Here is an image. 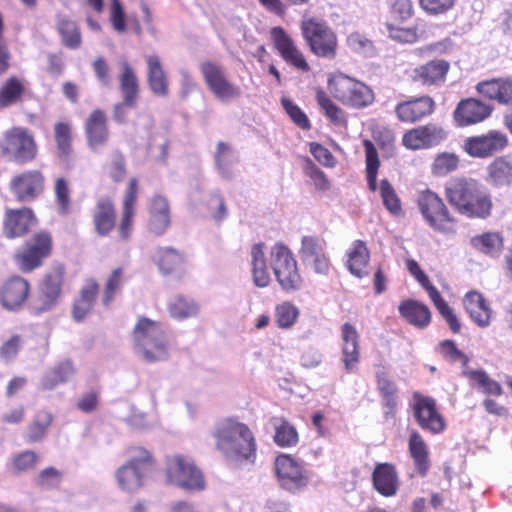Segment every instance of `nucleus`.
<instances>
[{
    "mask_svg": "<svg viewBox=\"0 0 512 512\" xmlns=\"http://www.w3.org/2000/svg\"><path fill=\"white\" fill-rule=\"evenodd\" d=\"M138 190V180L131 178L122 200L121 217L118 225L114 201L110 197H101L97 200L92 221L98 236L106 237L117 227V237L120 241H127L130 238L133 230Z\"/></svg>",
    "mask_w": 512,
    "mask_h": 512,
    "instance_id": "obj_1",
    "label": "nucleus"
},
{
    "mask_svg": "<svg viewBox=\"0 0 512 512\" xmlns=\"http://www.w3.org/2000/svg\"><path fill=\"white\" fill-rule=\"evenodd\" d=\"M215 448L227 460L237 464H254L257 457V441L250 427L237 417L219 420L212 432Z\"/></svg>",
    "mask_w": 512,
    "mask_h": 512,
    "instance_id": "obj_2",
    "label": "nucleus"
},
{
    "mask_svg": "<svg viewBox=\"0 0 512 512\" xmlns=\"http://www.w3.org/2000/svg\"><path fill=\"white\" fill-rule=\"evenodd\" d=\"M448 202L468 218L486 219L491 216V195L476 180L457 178L445 188Z\"/></svg>",
    "mask_w": 512,
    "mask_h": 512,
    "instance_id": "obj_3",
    "label": "nucleus"
},
{
    "mask_svg": "<svg viewBox=\"0 0 512 512\" xmlns=\"http://www.w3.org/2000/svg\"><path fill=\"white\" fill-rule=\"evenodd\" d=\"M133 348L149 363L169 357V340L163 325L145 316L137 319L132 330Z\"/></svg>",
    "mask_w": 512,
    "mask_h": 512,
    "instance_id": "obj_4",
    "label": "nucleus"
},
{
    "mask_svg": "<svg viewBox=\"0 0 512 512\" xmlns=\"http://www.w3.org/2000/svg\"><path fill=\"white\" fill-rule=\"evenodd\" d=\"M53 248L52 234L47 230H40L14 252L12 261L19 272L29 274L43 266L52 255Z\"/></svg>",
    "mask_w": 512,
    "mask_h": 512,
    "instance_id": "obj_5",
    "label": "nucleus"
},
{
    "mask_svg": "<svg viewBox=\"0 0 512 512\" xmlns=\"http://www.w3.org/2000/svg\"><path fill=\"white\" fill-rule=\"evenodd\" d=\"M166 476L170 484L186 491L199 492L206 487L203 472L187 455L175 454L167 457Z\"/></svg>",
    "mask_w": 512,
    "mask_h": 512,
    "instance_id": "obj_6",
    "label": "nucleus"
},
{
    "mask_svg": "<svg viewBox=\"0 0 512 512\" xmlns=\"http://www.w3.org/2000/svg\"><path fill=\"white\" fill-rule=\"evenodd\" d=\"M130 459L115 473L118 485L127 492H134L143 486L147 471L154 465L153 455L140 446L130 447Z\"/></svg>",
    "mask_w": 512,
    "mask_h": 512,
    "instance_id": "obj_7",
    "label": "nucleus"
},
{
    "mask_svg": "<svg viewBox=\"0 0 512 512\" xmlns=\"http://www.w3.org/2000/svg\"><path fill=\"white\" fill-rule=\"evenodd\" d=\"M417 204L421 215L433 230L444 234L455 232L456 218L437 193L431 190L422 191Z\"/></svg>",
    "mask_w": 512,
    "mask_h": 512,
    "instance_id": "obj_8",
    "label": "nucleus"
},
{
    "mask_svg": "<svg viewBox=\"0 0 512 512\" xmlns=\"http://www.w3.org/2000/svg\"><path fill=\"white\" fill-rule=\"evenodd\" d=\"M328 87L337 100L353 108L366 107L374 100V94L367 85L341 73L329 80Z\"/></svg>",
    "mask_w": 512,
    "mask_h": 512,
    "instance_id": "obj_9",
    "label": "nucleus"
},
{
    "mask_svg": "<svg viewBox=\"0 0 512 512\" xmlns=\"http://www.w3.org/2000/svg\"><path fill=\"white\" fill-rule=\"evenodd\" d=\"M271 258L276 280L282 290L286 292L299 290L303 280L291 250L282 243H277L272 248Z\"/></svg>",
    "mask_w": 512,
    "mask_h": 512,
    "instance_id": "obj_10",
    "label": "nucleus"
},
{
    "mask_svg": "<svg viewBox=\"0 0 512 512\" xmlns=\"http://www.w3.org/2000/svg\"><path fill=\"white\" fill-rule=\"evenodd\" d=\"M301 30L304 39L316 56L333 58L336 55L337 38L325 22L313 18L307 19L302 21Z\"/></svg>",
    "mask_w": 512,
    "mask_h": 512,
    "instance_id": "obj_11",
    "label": "nucleus"
},
{
    "mask_svg": "<svg viewBox=\"0 0 512 512\" xmlns=\"http://www.w3.org/2000/svg\"><path fill=\"white\" fill-rule=\"evenodd\" d=\"M412 399V412L417 425L433 435L443 433L447 428V422L436 400L418 391L413 393Z\"/></svg>",
    "mask_w": 512,
    "mask_h": 512,
    "instance_id": "obj_12",
    "label": "nucleus"
},
{
    "mask_svg": "<svg viewBox=\"0 0 512 512\" xmlns=\"http://www.w3.org/2000/svg\"><path fill=\"white\" fill-rule=\"evenodd\" d=\"M200 72L207 88L219 102L228 104L240 97V88L229 81L221 65L206 61L200 65Z\"/></svg>",
    "mask_w": 512,
    "mask_h": 512,
    "instance_id": "obj_13",
    "label": "nucleus"
},
{
    "mask_svg": "<svg viewBox=\"0 0 512 512\" xmlns=\"http://www.w3.org/2000/svg\"><path fill=\"white\" fill-rule=\"evenodd\" d=\"M31 295V283L19 274L6 277L0 284V305L9 312L24 308Z\"/></svg>",
    "mask_w": 512,
    "mask_h": 512,
    "instance_id": "obj_14",
    "label": "nucleus"
},
{
    "mask_svg": "<svg viewBox=\"0 0 512 512\" xmlns=\"http://www.w3.org/2000/svg\"><path fill=\"white\" fill-rule=\"evenodd\" d=\"M275 473L280 486L296 491L308 484L309 477L302 462L290 454H279L274 462Z\"/></svg>",
    "mask_w": 512,
    "mask_h": 512,
    "instance_id": "obj_15",
    "label": "nucleus"
},
{
    "mask_svg": "<svg viewBox=\"0 0 512 512\" xmlns=\"http://www.w3.org/2000/svg\"><path fill=\"white\" fill-rule=\"evenodd\" d=\"M0 147L6 156H14L19 160H32L37 153L33 136L27 129L14 127L4 134Z\"/></svg>",
    "mask_w": 512,
    "mask_h": 512,
    "instance_id": "obj_16",
    "label": "nucleus"
},
{
    "mask_svg": "<svg viewBox=\"0 0 512 512\" xmlns=\"http://www.w3.org/2000/svg\"><path fill=\"white\" fill-rule=\"evenodd\" d=\"M325 240L317 236H304L301 240L299 255L302 262L318 273L327 275L331 268V262L325 252Z\"/></svg>",
    "mask_w": 512,
    "mask_h": 512,
    "instance_id": "obj_17",
    "label": "nucleus"
},
{
    "mask_svg": "<svg viewBox=\"0 0 512 512\" xmlns=\"http://www.w3.org/2000/svg\"><path fill=\"white\" fill-rule=\"evenodd\" d=\"M37 222L32 209L22 207L19 209L8 208L3 218V234L7 239L21 238L27 235Z\"/></svg>",
    "mask_w": 512,
    "mask_h": 512,
    "instance_id": "obj_18",
    "label": "nucleus"
},
{
    "mask_svg": "<svg viewBox=\"0 0 512 512\" xmlns=\"http://www.w3.org/2000/svg\"><path fill=\"white\" fill-rule=\"evenodd\" d=\"M507 136L498 131L470 137L465 140L464 149L471 157L486 158L502 151L507 145Z\"/></svg>",
    "mask_w": 512,
    "mask_h": 512,
    "instance_id": "obj_19",
    "label": "nucleus"
},
{
    "mask_svg": "<svg viewBox=\"0 0 512 512\" xmlns=\"http://www.w3.org/2000/svg\"><path fill=\"white\" fill-rule=\"evenodd\" d=\"M375 382L381 398L383 417L387 421L395 419L399 405L397 384L384 367L375 372Z\"/></svg>",
    "mask_w": 512,
    "mask_h": 512,
    "instance_id": "obj_20",
    "label": "nucleus"
},
{
    "mask_svg": "<svg viewBox=\"0 0 512 512\" xmlns=\"http://www.w3.org/2000/svg\"><path fill=\"white\" fill-rule=\"evenodd\" d=\"M10 189L18 201H32L42 193L44 177L37 170L25 171L12 178Z\"/></svg>",
    "mask_w": 512,
    "mask_h": 512,
    "instance_id": "obj_21",
    "label": "nucleus"
},
{
    "mask_svg": "<svg viewBox=\"0 0 512 512\" xmlns=\"http://www.w3.org/2000/svg\"><path fill=\"white\" fill-rule=\"evenodd\" d=\"M271 37L281 57L299 70L308 71L309 65L291 37L281 27L271 30Z\"/></svg>",
    "mask_w": 512,
    "mask_h": 512,
    "instance_id": "obj_22",
    "label": "nucleus"
},
{
    "mask_svg": "<svg viewBox=\"0 0 512 512\" xmlns=\"http://www.w3.org/2000/svg\"><path fill=\"white\" fill-rule=\"evenodd\" d=\"M445 137L446 133L441 127L428 124L406 132L403 136V144L413 150L424 149L439 144Z\"/></svg>",
    "mask_w": 512,
    "mask_h": 512,
    "instance_id": "obj_23",
    "label": "nucleus"
},
{
    "mask_svg": "<svg viewBox=\"0 0 512 512\" xmlns=\"http://www.w3.org/2000/svg\"><path fill=\"white\" fill-rule=\"evenodd\" d=\"M373 488L384 497H392L399 490L400 482L396 466L392 463H376L372 472Z\"/></svg>",
    "mask_w": 512,
    "mask_h": 512,
    "instance_id": "obj_24",
    "label": "nucleus"
},
{
    "mask_svg": "<svg viewBox=\"0 0 512 512\" xmlns=\"http://www.w3.org/2000/svg\"><path fill=\"white\" fill-rule=\"evenodd\" d=\"M463 305L470 319L480 328L490 325L493 311L482 293L468 291L463 297Z\"/></svg>",
    "mask_w": 512,
    "mask_h": 512,
    "instance_id": "obj_25",
    "label": "nucleus"
},
{
    "mask_svg": "<svg viewBox=\"0 0 512 512\" xmlns=\"http://www.w3.org/2000/svg\"><path fill=\"white\" fill-rule=\"evenodd\" d=\"M157 267L164 276L181 279L187 270V259L183 252L172 247H162L157 251Z\"/></svg>",
    "mask_w": 512,
    "mask_h": 512,
    "instance_id": "obj_26",
    "label": "nucleus"
},
{
    "mask_svg": "<svg viewBox=\"0 0 512 512\" xmlns=\"http://www.w3.org/2000/svg\"><path fill=\"white\" fill-rule=\"evenodd\" d=\"M342 362L347 373L355 370L360 360L359 334L350 323L341 326Z\"/></svg>",
    "mask_w": 512,
    "mask_h": 512,
    "instance_id": "obj_27",
    "label": "nucleus"
},
{
    "mask_svg": "<svg viewBox=\"0 0 512 512\" xmlns=\"http://www.w3.org/2000/svg\"><path fill=\"white\" fill-rule=\"evenodd\" d=\"M491 112L492 107L490 105L470 98L462 100L458 104L454 112V118L460 126H466L485 120Z\"/></svg>",
    "mask_w": 512,
    "mask_h": 512,
    "instance_id": "obj_28",
    "label": "nucleus"
},
{
    "mask_svg": "<svg viewBox=\"0 0 512 512\" xmlns=\"http://www.w3.org/2000/svg\"><path fill=\"white\" fill-rule=\"evenodd\" d=\"M147 65V83L151 92L158 97H167L169 94V79L161 59L156 54L145 56Z\"/></svg>",
    "mask_w": 512,
    "mask_h": 512,
    "instance_id": "obj_29",
    "label": "nucleus"
},
{
    "mask_svg": "<svg viewBox=\"0 0 512 512\" xmlns=\"http://www.w3.org/2000/svg\"><path fill=\"white\" fill-rule=\"evenodd\" d=\"M171 224L170 205L162 195H154L149 207V230L155 235L164 234Z\"/></svg>",
    "mask_w": 512,
    "mask_h": 512,
    "instance_id": "obj_30",
    "label": "nucleus"
},
{
    "mask_svg": "<svg viewBox=\"0 0 512 512\" xmlns=\"http://www.w3.org/2000/svg\"><path fill=\"white\" fill-rule=\"evenodd\" d=\"M408 452L416 472L425 477L430 469V451L424 437L417 430H411L408 438Z\"/></svg>",
    "mask_w": 512,
    "mask_h": 512,
    "instance_id": "obj_31",
    "label": "nucleus"
},
{
    "mask_svg": "<svg viewBox=\"0 0 512 512\" xmlns=\"http://www.w3.org/2000/svg\"><path fill=\"white\" fill-rule=\"evenodd\" d=\"M85 133L92 149H98L106 144L109 131L107 118L102 110L96 109L89 115L85 123Z\"/></svg>",
    "mask_w": 512,
    "mask_h": 512,
    "instance_id": "obj_32",
    "label": "nucleus"
},
{
    "mask_svg": "<svg viewBox=\"0 0 512 512\" xmlns=\"http://www.w3.org/2000/svg\"><path fill=\"white\" fill-rule=\"evenodd\" d=\"M398 311L407 323L416 328L424 329L431 322L432 314L429 307L417 300L407 299L401 301Z\"/></svg>",
    "mask_w": 512,
    "mask_h": 512,
    "instance_id": "obj_33",
    "label": "nucleus"
},
{
    "mask_svg": "<svg viewBox=\"0 0 512 512\" xmlns=\"http://www.w3.org/2000/svg\"><path fill=\"white\" fill-rule=\"evenodd\" d=\"M346 257V267L352 275L357 278H363L368 275L370 250L363 240L353 241L351 247L346 252Z\"/></svg>",
    "mask_w": 512,
    "mask_h": 512,
    "instance_id": "obj_34",
    "label": "nucleus"
},
{
    "mask_svg": "<svg viewBox=\"0 0 512 512\" xmlns=\"http://www.w3.org/2000/svg\"><path fill=\"white\" fill-rule=\"evenodd\" d=\"M99 294V284L93 279H87L80 290L79 296L75 299L72 309V316L76 322H81L92 311Z\"/></svg>",
    "mask_w": 512,
    "mask_h": 512,
    "instance_id": "obj_35",
    "label": "nucleus"
},
{
    "mask_svg": "<svg viewBox=\"0 0 512 512\" xmlns=\"http://www.w3.org/2000/svg\"><path fill=\"white\" fill-rule=\"evenodd\" d=\"M433 107V100L425 96L399 104L396 113L401 121L416 122L429 115Z\"/></svg>",
    "mask_w": 512,
    "mask_h": 512,
    "instance_id": "obj_36",
    "label": "nucleus"
},
{
    "mask_svg": "<svg viewBox=\"0 0 512 512\" xmlns=\"http://www.w3.org/2000/svg\"><path fill=\"white\" fill-rule=\"evenodd\" d=\"M477 90L501 104L512 102V78H497L478 83Z\"/></svg>",
    "mask_w": 512,
    "mask_h": 512,
    "instance_id": "obj_37",
    "label": "nucleus"
},
{
    "mask_svg": "<svg viewBox=\"0 0 512 512\" xmlns=\"http://www.w3.org/2000/svg\"><path fill=\"white\" fill-rule=\"evenodd\" d=\"M450 65L445 60H432L414 70V78L424 85H438L444 82Z\"/></svg>",
    "mask_w": 512,
    "mask_h": 512,
    "instance_id": "obj_38",
    "label": "nucleus"
},
{
    "mask_svg": "<svg viewBox=\"0 0 512 512\" xmlns=\"http://www.w3.org/2000/svg\"><path fill=\"white\" fill-rule=\"evenodd\" d=\"M462 376L468 379L469 385L472 388H477L488 396L498 397L503 394V388L500 383L492 379L483 369L473 370L469 368L463 371Z\"/></svg>",
    "mask_w": 512,
    "mask_h": 512,
    "instance_id": "obj_39",
    "label": "nucleus"
},
{
    "mask_svg": "<svg viewBox=\"0 0 512 512\" xmlns=\"http://www.w3.org/2000/svg\"><path fill=\"white\" fill-rule=\"evenodd\" d=\"M275 434L274 443L281 448L295 447L299 442V434L296 427L284 417H273Z\"/></svg>",
    "mask_w": 512,
    "mask_h": 512,
    "instance_id": "obj_40",
    "label": "nucleus"
},
{
    "mask_svg": "<svg viewBox=\"0 0 512 512\" xmlns=\"http://www.w3.org/2000/svg\"><path fill=\"white\" fill-rule=\"evenodd\" d=\"M75 374V368L70 360H65L55 365L42 379L43 390H53L60 384L71 380Z\"/></svg>",
    "mask_w": 512,
    "mask_h": 512,
    "instance_id": "obj_41",
    "label": "nucleus"
},
{
    "mask_svg": "<svg viewBox=\"0 0 512 512\" xmlns=\"http://www.w3.org/2000/svg\"><path fill=\"white\" fill-rule=\"evenodd\" d=\"M251 257L253 282L257 287L265 288L270 284L271 279L266 265L264 244L253 245Z\"/></svg>",
    "mask_w": 512,
    "mask_h": 512,
    "instance_id": "obj_42",
    "label": "nucleus"
},
{
    "mask_svg": "<svg viewBox=\"0 0 512 512\" xmlns=\"http://www.w3.org/2000/svg\"><path fill=\"white\" fill-rule=\"evenodd\" d=\"M120 66L122 71L119 75V82L122 98L126 99L128 103L131 101L137 102L139 97L138 78L127 61H121Z\"/></svg>",
    "mask_w": 512,
    "mask_h": 512,
    "instance_id": "obj_43",
    "label": "nucleus"
},
{
    "mask_svg": "<svg viewBox=\"0 0 512 512\" xmlns=\"http://www.w3.org/2000/svg\"><path fill=\"white\" fill-rule=\"evenodd\" d=\"M199 305L194 299L178 295L168 304V311L171 317L177 320H184L198 315Z\"/></svg>",
    "mask_w": 512,
    "mask_h": 512,
    "instance_id": "obj_44",
    "label": "nucleus"
},
{
    "mask_svg": "<svg viewBox=\"0 0 512 512\" xmlns=\"http://www.w3.org/2000/svg\"><path fill=\"white\" fill-rule=\"evenodd\" d=\"M437 351L441 355V357L446 361L450 363H460L462 374L464 370H468L470 368V358L463 351L458 349L456 343L453 340L447 339L441 341L438 344Z\"/></svg>",
    "mask_w": 512,
    "mask_h": 512,
    "instance_id": "obj_45",
    "label": "nucleus"
},
{
    "mask_svg": "<svg viewBox=\"0 0 512 512\" xmlns=\"http://www.w3.org/2000/svg\"><path fill=\"white\" fill-rule=\"evenodd\" d=\"M472 246L485 253L495 254L503 249V238L498 232H486L471 239Z\"/></svg>",
    "mask_w": 512,
    "mask_h": 512,
    "instance_id": "obj_46",
    "label": "nucleus"
},
{
    "mask_svg": "<svg viewBox=\"0 0 512 512\" xmlns=\"http://www.w3.org/2000/svg\"><path fill=\"white\" fill-rule=\"evenodd\" d=\"M125 281V271L123 267H117L109 274L102 294V303L105 307H109L116 294L120 291Z\"/></svg>",
    "mask_w": 512,
    "mask_h": 512,
    "instance_id": "obj_47",
    "label": "nucleus"
},
{
    "mask_svg": "<svg viewBox=\"0 0 512 512\" xmlns=\"http://www.w3.org/2000/svg\"><path fill=\"white\" fill-rule=\"evenodd\" d=\"M53 422V415L48 410H40L38 411L32 422L29 425V441L31 442H39L41 441Z\"/></svg>",
    "mask_w": 512,
    "mask_h": 512,
    "instance_id": "obj_48",
    "label": "nucleus"
},
{
    "mask_svg": "<svg viewBox=\"0 0 512 512\" xmlns=\"http://www.w3.org/2000/svg\"><path fill=\"white\" fill-rule=\"evenodd\" d=\"M439 314L444 318L450 330L454 334H458L461 331V323L458 319L454 310L448 305L443 299L440 292H434V295L430 298Z\"/></svg>",
    "mask_w": 512,
    "mask_h": 512,
    "instance_id": "obj_49",
    "label": "nucleus"
},
{
    "mask_svg": "<svg viewBox=\"0 0 512 512\" xmlns=\"http://www.w3.org/2000/svg\"><path fill=\"white\" fill-rule=\"evenodd\" d=\"M58 30L66 47L77 49L80 46L81 33L74 21L68 18H61L58 22Z\"/></svg>",
    "mask_w": 512,
    "mask_h": 512,
    "instance_id": "obj_50",
    "label": "nucleus"
},
{
    "mask_svg": "<svg viewBox=\"0 0 512 512\" xmlns=\"http://www.w3.org/2000/svg\"><path fill=\"white\" fill-rule=\"evenodd\" d=\"M63 276L64 269L59 267L54 272L46 275L45 277L43 293L50 299L51 302H55L61 293Z\"/></svg>",
    "mask_w": 512,
    "mask_h": 512,
    "instance_id": "obj_51",
    "label": "nucleus"
},
{
    "mask_svg": "<svg viewBox=\"0 0 512 512\" xmlns=\"http://www.w3.org/2000/svg\"><path fill=\"white\" fill-rule=\"evenodd\" d=\"M380 192L385 208L393 215H399L402 211L401 201L390 182L383 179L380 183Z\"/></svg>",
    "mask_w": 512,
    "mask_h": 512,
    "instance_id": "obj_52",
    "label": "nucleus"
},
{
    "mask_svg": "<svg viewBox=\"0 0 512 512\" xmlns=\"http://www.w3.org/2000/svg\"><path fill=\"white\" fill-rule=\"evenodd\" d=\"M298 314V309L290 303L277 305L275 309V318L278 327L282 329L292 327L298 318Z\"/></svg>",
    "mask_w": 512,
    "mask_h": 512,
    "instance_id": "obj_53",
    "label": "nucleus"
},
{
    "mask_svg": "<svg viewBox=\"0 0 512 512\" xmlns=\"http://www.w3.org/2000/svg\"><path fill=\"white\" fill-rule=\"evenodd\" d=\"M63 474L54 467L41 470L36 477V485L42 489H56L62 482Z\"/></svg>",
    "mask_w": 512,
    "mask_h": 512,
    "instance_id": "obj_54",
    "label": "nucleus"
},
{
    "mask_svg": "<svg viewBox=\"0 0 512 512\" xmlns=\"http://www.w3.org/2000/svg\"><path fill=\"white\" fill-rule=\"evenodd\" d=\"M281 104L291 120L301 129H310V121L307 115L292 100L282 97Z\"/></svg>",
    "mask_w": 512,
    "mask_h": 512,
    "instance_id": "obj_55",
    "label": "nucleus"
},
{
    "mask_svg": "<svg viewBox=\"0 0 512 512\" xmlns=\"http://www.w3.org/2000/svg\"><path fill=\"white\" fill-rule=\"evenodd\" d=\"M347 45L352 51L365 57H370L374 53L372 41L358 32L351 33L348 36Z\"/></svg>",
    "mask_w": 512,
    "mask_h": 512,
    "instance_id": "obj_56",
    "label": "nucleus"
},
{
    "mask_svg": "<svg viewBox=\"0 0 512 512\" xmlns=\"http://www.w3.org/2000/svg\"><path fill=\"white\" fill-rule=\"evenodd\" d=\"M39 460L38 455L31 450L16 454L12 459V469L16 473L27 472L34 469Z\"/></svg>",
    "mask_w": 512,
    "mask_h": 512,
    "instance_id": "obj_57",
    "label": "nucleus"
},
{
    "mask_svg": "<svg viewBox=\"0 0 512 512\" xmlns=\"http://www.w3.org/2000/svg\"><path fill=\"white\" fill-rule=\"evenodd\" d=\"M23 86L14 77L10 78L0 91V105L9 106L22 94Z\"/></svg>",
    "mask_w": 512,
    "mask_h": 512,
    "instance_id": "obj_58",
    "label": "nucleus"
},
{
    "mask_svg": "<svg viewBox=\"0 0 512 512\" xmlns=\"http://www.w3.org/2000/svg\"><path fill=\"white\" fill-rule=\"evenodd\" d=\"M55 140L62 156H68L71 151V128L67 123L59 122L54 127Z\"/></svg>",
    "mask_w": 512,
    "mask_h": 512,
    "instance_id": "obj_59",
    "label": "nucleus"
},
{
    "mask_svg": "<svg viewBox=\"0 0 512 512\" xmlns=\"http://www.w3.org/2000/svg\"><path fill=\"white\" fill-rule=\"evenodd\" d=\"M55 195L59 214L68 215L71 212V201L69 188L64 178H58L56 180Z\"/></svg>",
    "mask_w": 512,
    "mask_h": 512,
    "instance_id": "obj_60",
    "label": "nucleus"
},
{
    "mask_svg": "<svg viewBox=\"0 0 512 512\" xmlns=\"http://www.w3.org/2000/svg\"><path fill=\"white\" fill-rule=\"evenodd\" d=\"M489 173L496 184L510 183L512 179V164L511 162H492L489 167Z\"/></svg>",
    "mask_w": 512,
    "mask_h": 512,
    "instance_id": "obj_61",
    "label": "nucleus"
},
{
    "mask_svg": "<svg viewBox=\"0 0 512 512\" xmlns=\"http://www.w3.org/2000/svg\"><path fill=\"white\" fill-rule=\"evenodd\" d=\"M316 99L321 110L325 113L327 118H329L334 123H339L341 121L340 108L332 102V100L324 91H317Z\"/></svg>",
    "mask_w": 512,
    "mask_h": 512,
    "instance_id": "obj_62",
    "label": "nucleus"
},
{
    "mask_svg": "<svg viewBox=\"0 0 512 512\" xmlns=\"http://www.w3.org/2000/svg\"><path fill=\"white\" fill-rule=\"evenodd\" d=\"M406 267L411 275H413L416 280L421 284V286L426 290L431 298L434 295V292H439L438 289L430 282L428 276L423 272L420 268L417 261L414 259H408L406 261Z\"/></svg>",
    "mask_w": 512,
    "mask_h": 512,
    "instance_id": "obj_63",
    "label": "nucleus"
},
{
    "mask_svg": "<svg viewBox=\"0 0 512 512\" xmlns=\"http://www.w3.org/2000/svg\"><path fill=\"white\" fill-rule=\"evenodd\" d=\"M23 345L22 337L18 334L12 335L0 346V358L5 361L14 359L20 352Z\"/></svg>",
    "mask_w": 512,
    "mask_h": 512,
    "instance_id": "obj_64",
    "label": "nucleus"
}]
</instances>
